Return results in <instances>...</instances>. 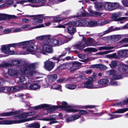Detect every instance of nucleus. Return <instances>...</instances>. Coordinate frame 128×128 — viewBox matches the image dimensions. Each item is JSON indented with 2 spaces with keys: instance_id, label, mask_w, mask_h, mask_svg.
I'll use <instances>...</instances> for the list:
<instances>
[{
  "instance_id": "60",
  "label": "nucleus",
  "mask_w": 128,
  "mask_h": 128,
  "mask_svg": "<svg viewBox=\"0 0 128 128\" xmlns=\"http://www.w3.org/2000/svg\"><path fill=\"white\" fill-rule=\"evenodd\" d=\"M5 89V86H2L0 87V93L4 92Z\"/></svg>"
},
{
  "instance_id": "24",
  "label": "nucleus",
  "mask_w": 128,
  "mask_h": 128,
  "mask_svg": "<svg viewBox=\"0 0 128 128\" xmlns=\"http://www.w3.org/2000/svg\"><path fill=\"white\" fill-rule=\"evenodd\" d=\"M97 25V22L95 20H90L88 22V23L86 24V26L89 27H92Z\"/></svg>"
},
{
  "instance_id": "28",
  "label": "nucleus",
  "mask_w": 128,
  "mask_h": 128,
  "mask_svg": "<svg viewBox=\"0 0 128 128\" xmlns=\"http://www.w3.org/2000/svg\"><path fill=\"white\" fill-rule=\"evenodd\" d=\"M59 41L58 40L54 39H51L49 43L52 46H56L59 44Z\"/></svg>"
},
{
  "instance_id": "63",
  "label": "nucleus",
  "mask_w": 128,
  "mask_h": 128,
  "mask_svg": "<svg viewBox=\"0 0 128 128\" xmlns=\"http://www.w3.org/2000/svg\"><path fill=\"white\" fill-rule=\"evenodd\" d=\"M99 67V64H96L92 65L90 67L92 68H98Z\"/></svg>"
},
{
  "instance_id": "5",
  "label": "nucleus",
  "mask_w": 128,
  "mask_h": 128,
  "mask_svg": "<svg viewBox=\"0 0 128 128\" xmlns=\"http://www.w3.org/2000/svg\"><path fill=\"white\" fill-rule=\"evenodd\" d=\"M119 4L116 2H105L104 3V8L110 11L116 9L119 6Z\"/></svg>"
},
{
  "instance_id": "31",
  "label": "nucleus",
  "mask_w": 128,
  "mask_h": 128,
  "mask_svg": "<svg viewBox=\"0 0 128 128\" xmlns=\"http://www.w3.org/2000/svg\"><path fill=\"white\" fill-rule=\"evenodd\" d=\"M10 49V46H9V44L2 45L0 48L1 50L4 53L5 51H7L8 50H9Z\"/></svg>"
},
{
  "instance_id": "50",
  "label": "nucleus",
  "mask_w": 128,
  "mask_h": 128,
  "mask_svg": "<svg viewBox=\"0 0 128 128\" xmlns=\"http://www.w3.org/2000/svg\"><path fill=\"white\" fill-rule=\"evenodd\" d=\"M57 77L58 76L57 74H54L52 75L50 77V78L51 79L52 82H54L56 80Z\"/></svg>"
},
{
  "instance_id": "29",
  "label": "nucleus",
  "mask_w": 128,
  "mask_h": 128,
  "mask_svg": "<svg viewBox=\"0 0 128 128\" xmlns=\"http://www.w3.org/2000/svg\"><path fill=\"white\" fill-rule=\"evenodd\" d=\"M120 14L119 13H114L112 15V19L114 20V21H118V17L120 16Z\"/></svg>"
},
{
  "instance_id": "17",
  "label": "nucleus",
  "mask_w": 128,
  "mask_h": 128,
  "mask_svg": "<svg viewBox=\"0 0 128 128\" xmlns=\"http://www.w3.org/2000/svg\"><path fill=\"white\" fill-rule=\"evenodd\" d=\"M118 56L121 57H128V50H121L118 52Z\"/></svg>"
},
{
  "instance_id": "48",
  "label": "nucleus",
  "mask_w": 128,
  "mask_h": 128,
  "mask_svg": "<svg viewBox=\"0 0 128 128\" xmlns=\"http://www.w3.org/2000/svg\"><path fill=\"white\" fill-rule=\"evenodd\" d=\"M98 68L102 70H104L107 69V67L106 66L102 64H99Z\"/></svg>"
},
{
  "instance_id": "49",
  "label": "nucleus",
  "mask_w": 128,
  "mask_h": 128,
  "mask_svg": "<svg viewBox=\"0 0 128 128\" xmlns=\"http://www.w3.org/2000/svg\"><path fill=\"white\" fill-rule=\"evenodd\" d=\"M96 106L95 105H86L82 106V108L84 109H87L88 108H95Z\"/></svg>"
},
{
  "instance_id": "36",
  "label": "nucleus",
  "mask_w": 128,
  "mask_h": 128,
  "mask_svg": "<svg viewBox=\"0 0 128 128\" xmlns=\"http://www.w3.org/2000/svg\"><path fill=\"white\" fill-rule=\"evenodd\" d=\"M84 52H95L98 51V50L95 48H88L84 49Z\"/></svg>"
},
{
  "instance_id": "32",
  "label": "nucleus",
  "mask_w": 128,
  "mask_h": 128,
  "mask_svg": "<svg viewBox=\"0 0 128 128\" xmlns=\"http://www.w3.org/2000/svg\"><path fill=\"white\" fill-rule=\"evenodd\" d=\"M127 111H128V108H122L112 113H123Z\"/></svg>"
},
{
  "instance_id": "56",
  "label": "nucleus",
  "mask_w": 128,
  "mask_h": 128,
  "mask_svg": "<svg viewBox=\"0 0 128 128\" xmlns=\"http://www.w3.org/2000/svg\"><path fill=\"white\" fill-rule=\"evenodd\" d=\"M124 42H128V38H125L120 41L119 43H121Z\"/></svg>"
},
{
  "instance_id": "55",
  "label": "nucleus",
  "mask_w": 128,
  "mask_h": 128,
  "mask_svg": "<svg viewBox=\"0 0 128 128\" xmlns=\"http://www.w3.org/2000/svg\"><path fill=\"white\" fill-rule=\"evenodd\" d=\"M57 116L55 114L52 115H50L49 116V118H50L52 119V120H56V118Z\"/></svg>"
},
{
  "instance_id": "22",
  "label": "nucleus",
  "mask_w": 128,
  "mask_h": 128,
  "mask_svg": "<svg viewBox=\"0 0 128 128\" xmlns=\"http://www.w3.org/2000/svg\"><path fill=\"white\" fill-rule=\"evenodd\" d=\"M118 69L120 71H122L123 72H125L128 69V66L120 64L118 66Z\"/></svg>"
},
{
  "instance_id": "61",
  "label": "nucleus",
  "mask_w": 128,
  "mask_h": 128,
  "mask_svg": "<svg viewBox=\"0 0 128 128\" xmlns=\"http://www.w3.org/2000/svg\"><path fill=\"white\" fill-rule=\"evenodd\" d=\"M11 32V30L9 29H5L4 31V32L6 34L10 33Z\"/></svg>"
},
{
  "instance_id": "30",
  "label": "nucleus",
  "mask_w": 128,
  "mask_h": 128,
  "mask_svg": "<svg viewBox=\"0 0 128 128\" xmlns=\"http://www.w3.org/2000/svg\"><path fill=\"white\" fill-rule=\"evenodd\" d=\"M60 108L59 106H53L49 108L47 111L48 112H54Z\"/></svg>"
},
{
  "instance_id": "58",
  "label": "nucleus",
  "mask_w": 128,
  "mask_h": 128,
  "mask_svg": "<svg viewBox=\"0 0 128 128\" xmlns=\"http://www.w3.org/2000/svg\"><path fill=\"white\" fill-rule=\"evenodd\" d=\"M60 58L59 56L58 57H54L52 58V59L54 60H56V62L58 63L60 60H61V59H60Z\"/></svg>"
},
{
  "instance_id": "47",
  "label": "nucleus",
  "mask_w": 128,
  "mask_h": 128,
  "mask_svg": "<svg viewBox=\"0 0 128 128\" xmlns=\"http://www.w3.org/2000/svg\"><path fill=\"white\" fill-rule=\"evenodd\" d=\"M26 80V77L24 76H21L19 78V81L20 83V84H22L23 83L24 84V82Z\"/></svg>"
},
{
  "instance_id": "34",
  "label": "nucleus",
  "mask_w": 128,
  "mask_h": 128,
  "mask_svg": "<svg viewBox=\"0 0 128 128\" xmlns=\"http://www.w3.org/2000/svg\"><path fill=\"white\" fill-rule=\"evenodd\" d=\"M28 127L34 128H40V125L38 123H35L29 124Z\"/></svg>"
},
{
  "instance_id": "10",
  "label": "nucleus",
  "mask_w": 128,
  "mask_h": 128,
  "mask_svg": "<svg viewBox=\"0 0 128 128\" xmlns=\"http://www.w3.org/2000/svg\"><path fill=\"white\" fill-rule=\"evenodd\" d=\"M17 18V16L14 15H10L6 14H0V21L13 18L16 19Z\"/></svg>"
},
{
  "instance_id": "44",
  "label": "nucleus",
  "mask_w": 128,
  "mask_h": 128,
  "mask_svg": "<svg viewBox=\"0 0 128 128\" xmlns=\"http://www.w3.org/2000/svg\"><path fill=\"white\" fill-rule=\"evenodd\" d=\"M20 63V62L19 60H15L12 62V64L14 66H20L21 65Z\"/></svg>"
},
{
  "instance_id": "11",
  "label": "nucleus",
  "mask_w": 128,
  "mask_h": 128,
  "mask_svg": "<svg viewBox=\"0 0 128 128\" xmlns=\"http://www.w3.org/2000/svg\"><path fill=\"white\" fill-rule=\"evenodd\" d=\"M93 78L91 77H89L87 80L84 83V87L88 88H93Z\"/></svg>"
},
{
  "instance_id": "1",
  "label": "nucleus",
  "mask_w": 128,
  "mask_h": 128,
  "mask_svg": "<svg viewBox=\"0 0 128 128\" xmlns=\"http://www.w3.org/2000/svg\"><path fill=\"white\" fill-rule=\"evenodd\" d=\"M36 112L34 111L24 112L16 116L19 120H5L0 121V124H20L24 122L28 121V119L26 118L28 116L34 114Z\"/></svg>"
},
{
  "instance_id": "16",
  "label": "nucleus",
  "mask_w": 128,
  "mask_h": 128,
  "mask_svg": "<svg viewBox=\"0 0 128 128\" xmlns=\"http://www.w3.org/2000/svg\"><path fill=\"white\" fill-rule=\"evenodd\" d=\"M81 115H80L75 114L74 115L70 116L68 118H66V122H71L73 121L74 120H76L79 118L81 116Z\"/></svg>"
},
{
  "instance_id": "27",
  "label": "nucleus",
  "mask_w": 128,
  "mask_h": 128,
  "mask_svg": "<svg viewBox=\"0 0 128 128\" xmlns=\"http://www.w3.org/2000/svg\"><path fill=\"white\" fill-rule=\"evenodd\" d=\"M43 16H38L37 17H35L33 18V19L34 20H38L37 21H36L34 22L33 24H37L38 23H41L43 22V19H44V17H43Z\"/></svg>"
},
{
  "instance_id": "7",
  "label": "nucleus",
  "mask_w": 128,
  "mask_h": 128,
  "mask_svg": "<svg viewBox=\"0 0 128 128\" xmlns=\"http://www.w3.org/2000/svg\"><path fill=\"white\" fill-rule=\"evenodd\" d=\"M107 73L109 76H112L113 77L112 78V79L113 80H119L121 79L122 77V75L116 74V71L114 69L108 71Z\"/></svg>"
},
{
  "instance_id": "46",
  "label": "nucleus",
  "mask_w": 128,
  "mask_h": 128,
  "mask_svg": "<svg viewBox=\"0 0 128 128\" xmlns=\"http://www.w3.org/2000/svg\"><path fill=\"white\" fill-rule=\"evenodd\" d=\"M112 50H110V51H105L104 52H97L96 54V55H102L104 54H108L110 52H112Z\"/></svg>"
},
{
  "instance_id": "40",
  "label": "nucleus",
  "mask_w": 128,
  "mask_h": 128,
  "mask_svg": "<svg viewBox=\"0 0 128 128\" xmlns=\"http://www.w3.org/2000/svg\"><path fill=\"white\" fill-rule=\"evenodd\" d=\"M78 110V113L79 115H83L84 114H88V112L86 110Z\"/></svg>"
},
{
  "instance_id": "51",
  "label": "nucleus",
  "mask_w": 128,
  "mask_h": 128,
  "mask_svg": "<svg viewBox=\"0 0 128 128\" xmlns=\"http://www.w3.org/2000/svg\"><path fill=\"white\" fill-rule=\"evenodd\" d=\"M10 66V64L9 63H5L4 64H0V67H9Z\"/></svg>"
},
{
  "instance_id": "42",
  "label": "nucleus",
  "mask_w": 128,
  "mask_h": 128,
  "mask_svg": "<svg viewBox=\"0 0 128 128\" xmlns=\"http://www.w3.org/2000/svg\"><path fill=\"white\" fill-rule=\"evenodd\" d=\"M62 20V19H60L59 17L57 16L53 17V20L56 22H60Z\"/></svg>"
},
{
  "instance_id": "18",
  "label": "nucleus",
  "mask_w": 128,
  "mask_h": 128,
  "mask_svg": "<svg viewBox=\"0 0 128 128\" xmlns=\"http://www.w3.org/2000/svg\"><path fill=\"white\" fill-rule=\"evenodd\" d=\"M39 82L40 81L39 80L34 82L33 84L31 85L30 86V89L32 90H36L40 88V86L38 85Z\"/></svg>"
},
{
  "instance_id": "9",
  "label": "nucleus",
  "mask_w": 128,
  "mask_h": 128,
  "mask_svg": "<svg viewBox=\"0 0 128 128\" xmlns=\"http://www.w3.org/2000/svg\"><path fill=\"white\" fill-rule=\"evenodd\" d=\"M70 67L69 69L70 72L74 71L78 69L81 66V63L77 61H74L70 63Z\"/></svg>"
},
{
  "instance_id": "59",
  "label": "nucleus",
  "mask_w": 128,
  "mask_h": 128,
  "mask_svg": "<svg viewBox=\"0 0 128 128\" xmlns=\"http://www.w3.org/2000/svg\"><path fill=\"white\" fill-rule=\"evenodd\" d=\"M44 35L42 36L36 37V39L42 40H44Z\"/></svg>"
},
{
  "instance_id": "20",
  "label": "nucleus",
  "mask_w": 128,
  "mask_h": 128,
  "mask_svg": "<svg viewBox=\"0 0 128 128\" xmlns=\"http://www.w3.org/2000/svg\"><path fill=\"white\" fill-rule=\"evenodd\" d=\"M74 47L80 51L82 50L83 48L86 47L83 42L82 41V40L79 44L75 45Z\"/></svg>"
},
{
  "instance_id": "38",
  "label": "nucleus",
  "mask_w": 128,
  "mask_h": 128,
  "mask_svg": "<svg viewBox=\"0 0 128 128\" xmlns=\"http://www.w3.org/2000/svg\"><path fill=\"white\" fill-rule=\"evenodd\" d=\"M65 86L67 88L71 90L74 89L76 87V85L70 84H66Z\"/></svg>"
},
{
  "instance_id": "21",
  "label": "nucleus",
  "mask_w": 128,
  "mask_h": 128,
  "mask_svg": "<svg viewBox=\"0 0 128 128\" xmlns=\"http://www.w3.org/2000/svg\"><path fill=\"white\" fill-rule=\"evenodd\" d=\"M29 41V42H32V40ZM29 44V47L26 48V51L30 53L33 52L34 50H33V49H34V43L32 42H30V43L29 42V44Z\"/></svg>"
},
{
  "instance_id": "54",
  "label": "nucleus",
  "mask_w": 128,
  "mask_h": 128,
  "mask_svg": "<svg viewBox=\"0 0 128 128\" xmlns=\"http://www.w3.org/2000/svg\"><path fill=\"white\" fill-rule=\"evenodd\" d=\"M124 6L126 7H128V1L127 0H123L122 1Z\"/></svg>"
},
{
  "instance_id": "37",
  "label": "nucleus",
  "mask_w": 128,
  "mask_h": 128,
  "mask_svg": "<svg viewBox=\"0 0 128 128\" xmlns=\"http://www.w3.org/2000/svg\"><path fill=\"white\" fill-rule=\"evenodd\" d=\"M64 111L67 112H78V109H74L73 108H67L64 109Z\"/></svg>"
},
{
  "instance_id": "19",
  "label": "nucleus",
  "mask_w": 128,
  "mask_h": 128,
  "mask_svg": "<svg viewBox=\"0 0 128 128\" xmlns=\"http://www.w3.org/2000/svg\"><path fill=\"white\" fill-rule=\"evenodd\" d=\"M108 82L107 79L103 78L99 80L98 82V83L99 84L102 85V87H104L107 86L106 84Z\"/></svg>"
},
{
  "instance_id": "25",
  "label": "nucleus",
  "mask_w": 128,
  "mask_h": 128,
  "mask_svg": "<svg viewBox=\"0 0 128 128\" xmlns=\"http://www.w3.org/2000/svg\"><path fill=\"white\" fill-rule=\"evenodd\" d=\"M5 88L8 92H16L17 90L16 87V86H5Z\"/></svg>"
},
{
  "instance_id": "35",
  "label": "nucleus",
  "mask_w": 128,
  "mask_h": 128,
  "mask_svg": "<svg viewBox=\"0 0 128 128\" xmlns=\"http://www.w3.org/2000/svg\"><path fill=\"white\" fill-rule=\"evenodd\" d=\"M106 56L107 58L110 59H118V57L116 55V53L107 55H106Z\"/></svg>"
},
{
  "instance_id": "57",
  "label": "nucleus",
  "mask_w": 128,
  "mask_h": 128,
  "mask_svg": "<svg viewBox=\"0 0 128 128\" xmlns=\"http://www.w3.org/2000/svg\"><path fill=\"white\" fill-rule=\"evenodd\" d=\"M61 66H60V65L58 66L55 70V71L56 72H58L60 70L62 69Z\"/></svg>"
},
{
  "instance_id": "8",
  "label": "nucleus",
  "mask_w": 128,
  "mask_h": 128,
  "mask_svg": "<svg viewBox=\"0 0 128 128\" xmlns=\"http://www.w3.org/2000/svg\"><path fill=\"white\" fill-rule=\"evenodd\" d=\"M72 24L75 25V26H86L88 23L87 20L85 19H79L76 21H72Z\"/></svg>"
},
{
  "instance_id": "62",
  "label": "nucleus",
  "mask_w": 128,
  "mask_h": 128,
  "mask_svg": "<svg viewBox=\"0 0 128 128\" xmlns=\"http://www.w3.org/2000/svg\"><path fill=\"white\" fill-rule=\"evenodd\" d=\"M124 102V100L122 102H117L116 104V105H120L122 106V105H124L125 104Z\"/></svg>"
},
{
  "instance_id": "39",
  "label": "nucleus",
  "mask_w": 128,
  "mask_h": 128,
  "mask_svg": "<svg viewBox=\"0 0 128 128\" xmlns=\"http://www.w3.org/2000/svg\"><path fill=\"white\" fill-rule=\"evenodd\" d=\"M117 61L114 60L112 62L111 64H109L110 66L112 68H114L117 66Z\"/></svg>"
},
{
  "instance_id": "64",
  "label": "nucleus",
  "mask_w": 128,
  "mask_h": 128,
  "mask_svg": "<svg viewBox=\"0 0 128 128\" xmlns=\"http://www.w3.org/2000/svg\"><path fill=\"white\" fill-rule=\"evenodd\" d=\"M94 14L98 16H100L102 14V13L101 12L96 11H94Z\"/></svg>"
},
{
  "instance_id": "4",
  "label": "nucleus",
  "mask_w": 128,
  "mask_h": 128,
  "mask_svg": "<svg viewBox=\"0 0 128 128\" xmlns=\"http://www.w3.org/2000/svg\"><path fill=\"white\" fill-rule=\"evenodd\" d=\"M43 50L41 51V53L46 55V52L49 53H52L53 52L52 46L49 43H45L42 46Z\"/></svg>"
},
{
  "instance_id": "2",
  "label": "nucleus",
  "mask_w": 128,
  "mask_h": 128,
  "mask_svg": "<svg viewBox=\"0 0 128 128\" xmlns=\"http://www.w3.org/2000/svg\"><path fill=\"white\" fill-rule=\"evenodd\" d=\"M35 68V64L32 63L26 65L20 69L22 75H26L32 76L36 73L35 71L34 70Z\"/></svg>"
},
{
  "instance_id": "13",
  "label": "nucleus",
  "mask_w": 128,
  "mask_h": 128,
  "mask_svg": "<svg viewBox=\"0 0 128 128\" xmlns=\"http://www.w3.org/2000/svg\"><path fill=\"white\" fill-rule=\"evenodd\" d=\"M29 41H27L19 43H12L9 44V45L10 46V47L16 48L19 47L21 46H24L29 44Z\"/></svg>"
},
{
  "instance_id": "12",
  "label": "nucleus",
  "mask_w": 128,
  "mask_h": 128,
  "mask_svg": "<svg viewBox=\"0 0 128 128\" xmlns=\"http://www.w3.org/2000/svg\"><path fill=\"white\" fill-rule=\"evenodd\" d=\"M19 71L15 69H10L8 70V74L11 77H17L19 75Z\"/></svg>"
},
{
  "instance_id": "23",
  "label": "nucleus",
  "mask_w": 128,
  "mask_h": 128,
  "mask_svg": "<svg viewBox=\"0 0 128 128\" xmlns=\"http://www.w3.org/2000/svg\"><path fill=\"white\" fill-rule=\"evenodd\" d=\"M49 105L45 104H41L38 106H36L34 107V108L35 110H39L41 109H43L45 108H47L50 106Z\"/></svg>"
},
{
  "instance_id": "43",
  "label": "nucleus",
  "mask_w": 128,
  "mask_h": 128,
  "mask_svg": "<svg viewBox=\"0 0 128 128\" xmlns=\"http://www.w3.org/2000/svg\"><path fill=\"white\" fill-rule=\"evenodd\" d=\"M51 36L50 35H44V40H46V43H49L50 40V37Z\"/></svg>"
},
{
  "instance_id": "6",
  "label": "nucleus",
  "mask_w": 128,
  "mask_h": 128,
  "mask_svg": "<svg viewBox=\"0 0 128 128\" xmlns=\"http://www.w3.org/2000/svg\"><path fill=\"white\" fill-rule=\"evenodd\" d=\"M82 40L85 46V47L99 45L97 42H95L94 40L92 38L87 39L85 37L83 36Z\"/></svg>"
},
{
  "instance_id": "33",
  "label": "nucleus",
  "mask_w": 128,
  "mask_h": 128,
  "mask_svg": "<svg viewBox=\"0 0 128 128\" xmlns=\"http://www.w3.org/2000/svg\"><path fill=\"white\" fill-rule=\"evenodd\" d=\"M96 10L98 11H100L102 10V8L103 6L104 7V3H98L96 4Z\"/></svg>"
},
{
  "instance_id": "3",
  "label": "nucleus",
  "mask_w": 128,
  "mask_h": 128,
  "mask_svg": "<svg viewBox=\"0 0 128 128\" xmlns=\"http://www.w3.org/2000/svg\"><path fill=\"white\" fill-rule=\"evenodd\" d=\"M72 21H70L64 24L66 26L68 25L67 28L66 30L67 33L69 34V35L66 36H64L65 39L67 41L71 40L73 38V35L76 32V29L74 28L75 26V25L72 24Z\"/></svg>"
},
{
  "instance_id": "15",
  "label": "nucleus",
  "mask_w": 128,
  "mask_h": 128,
  "mask_svg": "<svg viewBox=\"0 0 128 128\" xmlns=\"http://www.w3.org/2000/svg\"><path fill=\"white\" fill-rule=\"evenodd\" d=\"M19 114V111H11L9 112H3L0 114V116H10L15 115Z\"/></svg>"
},
{
  "instance_id": "52",
  "label": "nucleus",
  "mask_w": 128,
  "mask_h": 128,
  "mask_svg": "<svg viewBox=\"0 0 128 128\" xmlns=\"http://www.w3.org/2000/svg\"><path fill=\"white\" fill-rule=\"evenodd\" d=\"M14 51L10 50H8L4 52L5 54L10 55L13 54H14Z\"/></svg>"
},
{
  "instance_id": "26",
  "label": "nucleus",
  "mask_w": 128,
  "mask_h": 128,
  "mask_svg": "<svg viewBox=\"0 0 128 128\" xmlns=\"http://www.w3.org/2000/svg\"><path fill=\"white\" fill-rule=\"evenodd\" d=\"M61 104V105L59 106V107L60 108H66L71 107L70 106H69L68 105L67 103L66 102H62Z\"/></svg>"
},
{
  "instance_id": "41",
  "label": "nucleus",
  "mask_w": 128,
  "mask_h": 128,
  "mask_svg": "<svg viewBox=\"0 0 128 128\" xmlns=\"http://www.w3.org/2000/svg\"><path fill=\"white\" fill-rule=\"evenodd\" d=\"M70 65V62H66L65 63H64L62 64H60L62 67V69H66L68 68Z\"/></svg>"
},
{
  "instance_id": "14",
  "label": "nucleus",
  "mask_w": 128,
  "mask_h": 128,
  "mask_svg": "<svg viewBox=\"0 0 128 128\" xmlns=\"http://www.w3.org/2000/svg\"><path fill=\"white\" fill-rule=\"evenodd\" d=\"M45 66L46 68L49 71H50L54 67L55 63L51 61H48L44 62Z\"/></svg>"
},
{
  "instance_id": "45",
  "label": "nucleus",
  "mask_w": 128,
  "mask_h": 128,
  "mask_svg": "<svg viewBox=\"0 0 128 128\" xmlns=\"http://www.w3.org/2000/svg\"><path fill=\"white\" fill-rule=\"evenodd\" d=\"M32 0H24L20 1L17 2H16V4H23L24 3L26 2H32Z\"/></svg>"
},
{
  "instance_id": "53",
  "label": "nucleus",
  "mask_w": 128,
  "mask_h": 128,
  "mask_svg": "<svg viewBox=\"0 0 128 128\" xmlns=\"http://www.w3.org/2000/svg\"><path fill=\"white\" fill-rule=\"evenodd\" d=\"M122 115L120 114H113L112 116L110 118V119H114L115 118H119L121 117Z\"/></svg>"
}]
</instances>
